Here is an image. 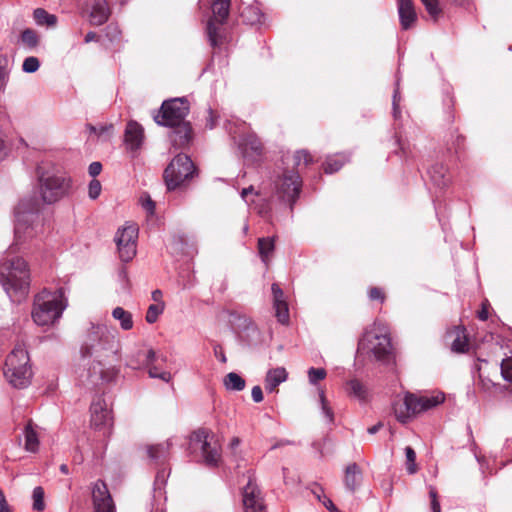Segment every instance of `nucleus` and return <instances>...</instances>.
Wrapping results in <instances>:
<instances>
[{"mask_svg": "<svg viewBox=\"0 0 512 512\" xmlns=\"http://www.w3.org/2000/svg\"><path fill=\"white\" fill-rule=\"evenodd\" d=\"M101 190H102L101 183L97 179H93L89 183L88 194L91 199H93V200L97 199L101 193Z\"/></svg>", "mask_w": 512, "mask_h": 512, "instance_id": "obj_49", "label": "nucleus"}, {"mask_svg": "<svg viewBox=\"0 0 512 512\" xmlns=\"http://www.w3.org/2000/svg\"><path fill=\"white\" fill-rule=\"evenodd\" d=\"M144 131L140 124L130 121L125 129V142L131 150L138 149L143 141Z\"/></svg>", "mask_w": 512, "mask_h": 512, "instance_id": "obj_21", "label": "nucleus"}, {"mask_svg": "<svg viewBox=\"0 0 512 512\" xmlns=\"http://www.w3.org/2000/svg\"><path fill=\"white\" fill-rule=\"evenodd\" d=\"M428 14L436 21L442 14L438 0H421Z\"/></svg>", "mask_w": 512, "mask_h": 512, "instance_id": "obj_39", "label": "nucleus"}, {"mask_svg": "<svg viewBox=\"0 0 512 512\" xmlns=\"http://www.w3.org/2000/svg\"><path fill=\"white\" fill-rule=\"evenodd\" d=\"M0 282L12 301L21 302L28 294L30 272L21 257L6 259L0 265Z\"/></svg>", "mask_w": 512, "mask_h": 512, "instance_id": "obj_3", "label": "nucleus"}, {"mask_svg": "<svg viewBox=\"0 0 512 512\" xmlns=\"http://www.w3.org/2000/svg\"><path fill=\"white\" fill-rule=\"evenodd\" d=\"M172 447L170 440L147 447V455L151 461L156 464L164 463L169 455Z\"/></svg>", "mask_w": 512, "mask_h": 512, "instance_id": "obj_23", "label": "nucleus"}, {"mask_svg": "<svg viewBox=\"0 0 512 512\" xmlns=\"http://www.w3.org/2000/svg\"><path fill=\"white\" fill-rule=\"evenodd\" d=\"M223 384L227 390L232 391H242L246 386L245 379L235 372L228 373L223 379Z\"/></svg>", "mask_w": 512, "mask_h": 512, "instance_id": "obj_32", "label": "nucleus"}, {"mask_svg": "<svg viewBox=\"0 0 512 512\" xmlns=\"http://www.w3.org/2000/svg\"><path fill=\"white\" fill-rule=\"evenodd\" d=\"M148 367H149L148 373L151 378H159L165 382H168L170 380L171 374L169 372H166V371L160 372L157 369V367L152 366V364H150Z\"/></svg>", "mask_w": 512, "mask_h": 512, "instance_id": "obj_48", "label": "nucleus"}, {"mask_svg": "<svg viewBox=\"0 0 512 512\" xmlns=\"http://www.w3.org/2000/svg\"><path fill=\"white\" fill-rule=\"evenodd\" d=\"M33 508L37 511H42L45 508L44 503V490L42 487H35L33 490Z\"/></svg>", "mask_w": 512, "mask_h": 512, "instance_id": "obj_43", "label": "nucleus"}, {"mask_svg": "<svg viewBox=\"0 0 512 512\" xmlns=\"http://www.w3.org/2000/svg\"><path fill=\"white\" fill-rule=\"evenodd\" d=\"M489 317L488 303L487 301L482 304L481 310L478 312V318L482 321H486Z\"/></svg>", "mask_w": 512, "mask_h": 512, "instance_id": "obj_58", "label": "nucleus"}, {"mask_svg": "<svg viewBox=\"0 0 512 512\" xmlns=\"http://www.w3.org/2000/svg\"><path fill=\"white\" fill-rule=\"evenodd\" d=\"M197 175V169L186 154L176 155L168 164L163 173V179L167 190L172 191L184 187Z\"/></svg>", "mask_w": 512, "mask_h": 512, "instance_id": "obj_8", "label": "nucleus"}, {"mask_svg": "<svg viewBox=\"0 0 512 512\" xmlns=\"http://www.w3.org/2000/svg\"><path fill=\"white\" fill-rule=\"evenodd\" d=\"M38 179L41 197L47 204L59 201L71 188V179L63 173L41 172L38 169Z\"/></svg>", "mask_w": 512, "mask_h": 512, "instance_id": "obj_9", "label": "nucleus"}, {"mask_svg": "<svg viewBox=\"0 0 512 512\" xmlns=\"http://www.w3.org/2000/svg\"><path fill=\"white\" fill-rule=\"evenodd\" d=\"M465 142V137L458 134L455 138V141L453 143L455 153H459L460 150H462Z\"/></svg>", "mask_w": 512, "mask_h": 512, "instance_id": "obj_57", "label": "nucleus"}, {"mask_svg": "<svg viewBox=\"0 0 512 512\" xmlns=\"http://www.w3.org/2000/svg\"><path fill=\"white\" fill-rule=\"evenodd\" d=\"M89 174L92 176V177H96L97 175H99L102 171V164L100 162H92L90 165H89Z\"/></svg>", "mask_w": 512, "mask_h": 512, "instance_id": "obj_55", "label": "nucleus"}, {"mask_svg": "<svg viewBox=\"0 0 512 512\" xmlns=\"http://www.w3.org/2000/svg\"><path fill=\"white\" fill-rule=\"evenodd\" d=\"M443 394L417 396L407 392L402 400L393 403V411L400 423H407L412 416L438 406L444 401Z\"/></svg>", "mask_w": 512, "mask_h": 512, "instance_id": "obj_5", "label": "nucleus"}, {"mask_svg": "<svg viewBox=\"0 0 512 512\" xmlns=\"http://www.w3.org/2000/svg\"><path fill=\"white\" fill-rule=\"evenodd\" d=\"M141 202H142L143 208L149 214H153L154 213V211H155V203H154V201L151 199V197L149 195H145V196L141 197Z\"/></svg>", "mask_w": 512, "mask_h": 512, "instance_id": "obj_53", "label": "nucleus"}, {"mask_svg": "<svg viewBox=\"0 0 512 512\" xmlns=\"http://www.w3.org/2000/svg\"><path fill=\"white\" fill-rule=\"evenodd\" d=\"M359 354L374 356L378 361L387 360L391 353V339L388 333L376 325L367 328L358 342Z\"/></svg>", "mask_w": 512, "mask_h": 512, "instance_id": "obj_7", "label": "nucleus"}, {"mask_svg": "<svg viewBox=\"0 0 512 512\" xmlns=\"http://www.w3.org/2000/svg\"><path fill=\"white\" fill-rule=\"evenodd\" d=\"M30 359L23 343H17L7 356L4 366V376L15 388H25L30 384L32 369Z\"/></svg>", "mask_w": 512, "mask_h": 512, "instance_id": "obj_4", "label": "nucleus"}, {"mask_svg": "<svg viewBox=\"0 0 512 512\" xmlns=\"http://www.w3.org/2000/svg\"><path fill=\"white\" fill-rule=\"evenodd\" d=\"M240 146L245 155H260L263 151V144L255 134H248L243 137Z\"/></svg>", "mask_w": 512, "mask_h": 512, "instance_id": "obj_27", "label": "nucleus"}, {"mask_svg": "<svg viewBox=\"0 0 512 512\" xmlns=\"http://www.w3.org/2000/svg\"><path fill=\"white\" fill-rule=\"evenodd\" d=\"M275 315L278 321L282 324H287L289 322V309L287 302L284 303H274Z\"/></svg>", "mask_w": 512, "mask_h": 512, "instance_id": "obj_40", "label": "nucleus"}, {"mask_svg": "<svg viewBox=\"0 0 512 512\" xmlns=\"http://www.w3.org/2000/svg\"><path fill=\"white\" fill-rule=\"evenodd\" d=\"M112 316L115 320L120 322V326L123 330H130L133 328V318L129 311L122 307H116L112 311Z\"/></svg>", "mask_w": 512, "mask_h": 512, "instance_id": "obj_33", "label": "nucleus"}, {"mask_svg": "<svg viewBox=\"0 0 512 512\" xmlns=\"http://www.w3.org/2000/svg\"><path fill=\"white\" fill-rule=\"evenodd\" d=\"M288 373L284 367L270 369L265 378V389L270 392H278V386L287 380Z\"/></svg>", "mask_w": 512, "mask_h": 512, "instance_id": "obj_22", "label": "nucleus"}, {"mask_svg": "<svg viewBox=\"0 0 512 512\" xmlns=\"http://www.w3.org/2000/svg\"><path fill=\"white\" fill-rule=\"evenodd\" d=\"M368 299L372 302L383 304L387 299V293L384 288L379 286H371L367 290Z\"/></svg>", "mask_w": 512, "mask_h": 512, "instance_id": "obj_37", "label": "nucleus"}, {"mask_svg": "<svg viewBox=\"0 0 512 512\" xmlns=\"http://www.w3.org/2000/svg\"><path fill=\"white\" fill-rule=\"evenodd\" d=\"M398 13L404 30L410 29L417 20L413 0H398Z\"/></svg>", "mask_w": 512, "mask_h": 512, "instance_id": "obj_20", "label": "nucleus"}, {"mask_svg": "<svg viewBox=\"0 0 512 512\" xmlns=\"http://www.w3.org/2000/svg\"><path fill=\"white\" fill-rule=\"evenodd\" d=\"M317 498L322 501L323 505L330 511V512H338L337 507L333 504V502L327 498L325 495L323 496V500L319 495H317Z\"/></svg>", "mask_w": 512, "mask_h": 512, "instance_id": "obj_56", "label": "nucleus"}, {"mask_svg": "<svg viewBox=\"0 0 512 512\" xmlns=\"http://www.w3.org/2000/svg\"><path fill=\"white\" fill-rule=\"evenodd\" d=\"M405 454H406V461H407V472L409 474H415L417 472V465L415 463L416 461V453L414 449L410 446H407L405 448Z\"/></svg>", "mask_w": 512, "mask_h": 512, "instance_id": "obj_42", "label": "nucleus"}, {"mask_svg": "<svg viewBox=\"0 0 512 512\" xmlns=\"http://www.w3.org/2000/svg\"><path fill=\"white\" fill-rule=\"evenodd\" d=\"M85 11L88 14L90 24L94 26L104 24L111 14L107 0H87Z\"/></svg>", "mask_w": 512, "mask_h": 512, "instance_id": "obj_16", "label": "nucleus"}, {"mask_svg": "<svg viewBox=\"0 0 512 512\" xmlns=\"http://www.w3.org/2000/svg\"><path fill=\"white\" fill-rule=\"evenodd\" d=\"M240 15L242 20L249 25L260 23L263 17L260 9L252 5L245 7Z\"/></svg>", "mask_w": 512, "mask_h": 512, "instance_id": "obj_34", "label": "nucleus"}, {"mask_svg": "<svg viewBox=\"0 0 512 512\" xmlns=\"http://www.w3.org/2000/svg\"><path fill=\"white\" fill-rule=\"evenodd\" d=\"M326 375H327V372L324 368L311 367L308 370V379H309V382L313 385H315L318 381L325 379Z\"/></svg>", "mask_w": 512, "mask_h": 512, "instance_id": "obj_44", "label": "nucleus"}, {"mask_svg": "<svg viewBox=\"0 0 512 512\" xmlns=\"http://www.w3.org/2000/svg\"><path fill=\"white\" fill-rule=\"evenodd\" d=\"M213 437L212 432L206 428H199L189 437L190 452L200 449L204 463L210 467L217 466L221 460V447L217 441H212Z\"/></svg>", "mask_w": 512, "mask_h": 512, "instance_id": "obj_10", "label": "nucleus"}, {"mask_svg": "<svg viewBox=\"0 0 512 512\" xmlns=\"http://www.w3.org/2000/svg\"><path fill=\"white\" fill-rule=\"evenodd\" d=\"M258 252L264 263H268L275 249L274 237H262L258 239Z\"/></svg>", "mask_w": 512, "mask_h": 512, "instance_id": "obj_29", "label": "nucleus"}, {"mask_svg": "<svg viewBox=\"0 0 512 512\" xmlns=\"http://www.w3.org/2000/svg\"><path fill=\"white\" fill-rule=\"evenodd\" d=\"M272 294H273V302L274 303H284L286 302L284 299V293L278 284H272Z\"/></svg>", "mask_w": 512, "mask_h": 512, "instance_id": "obj_50", "label": "nucleus"}, {"mask_svg": "<svg viewBox=\"0 0 512 512\" xmlns=\"http://www.w3.org/2000/svg\"><path fill=\"white\" fill-rule=\"evenodd\" d=\"M90 412L91 426L96 430L102 431L103 436H107L110 433L113 419L105 400L101 397L95 398L90 406Z\"/></svg>", "mask_w": 512, "mask_h": 512, "instance_id": "obj_14", "label": "nucleus"}, {"mask_svg": "<svg viewBox=\"0 0 512 512\" xmlns=\"http://www.w3.org/2000/svg\"><path fill=\"white\" fill-rule=\"evenodd\" d=\"M396 143L398 145V150L395 151L397 155H400L401 157L408 159L412 157V150L410 147V144L408 142L401 141L400 138H396Z\"/></svg>", "mask_w": 512, "mask_h": 512, "instance_id": "obj_46", "label": "nucleus"}, {"mask_svg": "<svg viewBox=\"0 0 512 512\" xmlns=\"http://www.w3.org/2000/svg\"><path fill=\"white\" fill-rule=\"evenodd\" d=\"M189 110V103L185 98L165 100L158 113L154 115V121L160 126H175L187 121Z\"/></svg>", "mask_w": 512, "mask_h": 512, "instance_id": "obj_11", "label": "nucleus"}, {"mask_svg": "<svg viewBox=\"0 0 512 512\" xmlns=\"http://www.w3.org/2000/svg\"><path fill=\"white\" fill-rule=\"evenodd\" d=\"M247 484L242 488V502L245 512H267L263 493L256 482L255 472L247 471Z\"/></svg>", "mask_w": 512, "mask_h": 512, "instance_id": "obj_12", "label": "nucleus"}, {"mask_svg": "<svg viewBox=\"0 0 512 512\" xmlns=\"http://www.w3.org/2000/svg\"><path fill=\"white\" fill-rule=\"evenodd\" d=\"M252 193H254V188H253V186H250V187H248V188H244V189L242 190V192H241V196H242V198H244V199L247 201V197H248V195H249V194H252Z\"/></svg>", "mask_w": 512, "mask_h": 512, "instance_id": "obj_62", "label": "nucleus"}, {"mask_svg": "<svg viewBox=\"0 0 512 512\" xmlns=\"http://www.w3.org/2000/svg\"><path fill=\"white\" fill-rule=\"evenodd\" d=\"M92 502L95 512H115V505L107 484L98 480L92 488Z\"/></svg>", "mask_w": 512, "mask_h": 512, "instance_id": "obj_15", "label": "nucleus"}, {"mask_svg": "<svg viewBox=\"0 0 512 512\" xmlns=\"http://www.w3.org/2000/svg\"><path fill=\"white\" fill-rule=\"evenodd\" d=\"M431 509L433 512H441L439 501H431Z\"/></svg>", "mask_w": 512, "mask_h": 512, "instance_id": "obj_64", "label": "nucleus"}, {"mask_svg": "<svg viewBox=\"0 0 512 512\" xmlns=\"http://www.w3.org/2000/svg\"><path fill=\"white\" fill-rule=\"evenodd\" d=\"M252 399L256 403H260L263 401V391L260 386H254L251 391Z\"/></svg>", "mask_w": 512, "mask_h": 512, "instance_id": "obj_54", "label": "nucleus"}, {"mask_svg": "<svg viewBox=\"0 0 512 512\" xmlns=\"http://www.w3.org/2000/svg\"><path fill=\"white\" fill-rule=\"evenodd\" d=\"M451 335L454 336V339L451 344L452 351L456 353L466 352L469 348V342L465 334V328L455 327L451 331Z\"/></svg>", "mask_w": 512, "mask_h": 512, "instance_id": "obj_28", "label": "nucleus"}, {"mask_svg": "<svg viewBox=\"0 0 512 512\" xmlns=\"http://www.w3.org/2000/svg\"><path fill=\"white\" fill-rule=\"evenodd\" d=\"M241 443V440L239 437H233L229 443V448L232 452H235V450L239 447Z\"/></svg>", "mask_w": 512, "mask_h": 512, "instance_id": "obj_60", "label": "nucleus"}, {"mask_svg": "<svg viewBox=\"0 0 512 512\" xmlns=\"http://www.w3.org/2000/svg\"><path fill=\"white\" fill-rule=\"evenodd\" d=\"M162 296V291L159 289L154 290L151 295L152 299L156 302L155 304L164 303L162 300Z\"/></svg>", "mask_w": 512, "mask_h": 512, "instance_id": "obj_59", "label": "nucleus"}, {"mask_svg": "<svg viewBox=\"0 0 512 512\" xmlns=\"http://www.w3.org/2000/svg\"><path fill=\"white\" fill-rule=\"evenodd\" d=\"M313 156L309 151L302 149L284 158L286 165L283 173L275 180L276 195L289 204L293 210L302 188L300 171L313 163Z\"/></svg>", "mask_w": 512, "mask_h": 512, "instance_id": "obj_2", "label": "nucleus"}, {"mask_svg": "<svg viewBox=\"0 0 512 512\" xmlns=\"http://www.w3.org/2000/svg\"><path fill=\"white\" fill-rule=\"evenodd\" d=\"M84 40H85L86 43H89L91 41H98L99 40V36H98L97 33L91 31V32H88L86 34Z\"/></svg>", "mask_w": 512, "mask_h": 512, "instance_id": "obj_61", "label": "nucleus"}, {"mask_svg": "<svg viewBox=\"0 0 512 512\" xmlns=\"http://www.w3.org/2000/svg\"><path fill=\"white\" fill-rule=\"evenodd\" d=\"M39 66H40V62H39L38 58L30 56L24 60L22 69L24 72L33 73L39 69Z\"/></svg>", "mask_w": 512, "mask_h": 512, "instance_id": "obj_47", "label": "nucleus"}, {"mask_svg": "<svg viewBox=\"0 0 512 512\" xmlns=\"http://www.w3.org/2000/svg\"><path fill=\"white\" fill-rule=\"evenodd\" d=\"M138 238V227L136 224H129L119 229L116 235V244L119 256L122 261L129 262L136 255V240Z\"/></svg>", "mask_w": 512, "mask_h": 512, "instance_id": "obj_13", "label": "nucleus"}, {"mask_svg": "<svg viewBox=\"0 0 512 512\" xmlns=\"http://www.w3.org/2000/svg\"><path fill=\"white\" fill-rule=\"evenodd\" d=\"M206 34L210 46L213 49L222 48L229 42V37L223 24L214 23V21H208L206 26Z\"/></svg>", "mask_w": 512, "mask_h": 512, "instance_id": "obj_19", "label": "nucleus"}, {"mask_svg": "<svg viewBox=\"0 0 512 512\" xmlns=\"http://www.w3.org/2000/svg\"><path fill=\"white\" fill-rule=\"evenodd\" d=\"M206 112L208 116L206 119L205 127L208 129H213L217 124L218 115L211 108L207 109Z\"/></svg>", "mask_w": 512, "mask_h": 512, "instance_id": "obj_52", "label": "nucleus"}, {"mask_svg": "<svg viewBox=\"0 0 512 512\" xmlns=\"http://www.w3.org/2000/svg\"><path fill=\"white\" fill-rule=\"evenodd\" d=\"M63 291L58 290V295H52L49 291H42L34 300L32 318L37 325L46 326L53 324L61 317L65 305L62 301Z\"/></svg>", "mask_w": 512, "mask_h": 512, "instance_id": "obj_6", "label": "nucleus"}, {"mask_svg": "<svg viewBox=\"0 0 512 512\" xmlns=\"http://www.w3.org/2000/svg\"><path fill=\"white\" fill-rule=\"evenodd\" d=\"M230 5L231 0H213L211 5L212 16L208 21L224 24L229 16Z\"/></svg>", "mask_w": 512, "mask_h": 512, "instance_id": "obj_26", "label": "nucleus"}, {"mask_svg": "<svg viewBox=\"0 0 512 512\" xmlns=\"http://www.w3.org/2000/svg\"><path fill=\"white\" fill-rule=\"evenodd\" d=\"M430 180L439 188H444L450 183L447 167L442 163H435L428 170Z\"/></svg>", "mask_w": 512, "mask_h": 512, "instance_id": "obj_25", "label": "nucleus"}, {"mask_svg": "<svg viewBox=\"0 0 512 512\" xmlns=\"http://www.w3.org/2000/svg\"><path fill=\"white\" fill-rule=\"evenodd\" d=\"M362 482V470L357 463L349 464L345 469L344 484L350 492H355Z\"/></svg>", "mask_w": 512, "mask_h": 512, "instance_id": "obj_24", "label": "nucleus"}, {"mask_svg": "<svg viewBox=\"0 0 512 512\" xmlns=\"http://www.w3.org/2000/svg\"><path fill=\"white\" fill-rule=\"evenodd\" d=\"M320 400H321L323 412L329 418L330 421H333L334 414H333L332 409L328 406V402L326 400L324 391H321V393H320Z\"/></svg>", "mask_w": 512, "mask_h": 512, "instance_id": "obj_51", "label": "nucleus"}, {"mask_svg": "<svg viewBox=\"0 0 512 512\" xmlns=\"http://www.w3.org/2000/svg\"><path fill=\"white\" fill-rule=\"evenodd\" d=\"M170 128L171 132L169 137L174 147L183 149L192 143L194 133L192 125L189 121L179 123L175 126H170Z\"/></svg>", "mask_w": 512, "mask_h": 512, "instance_id": "obj_17", "label": "nucleus"}, {"mask_svg": "<svg viewBox=\"0 0 512 512\" xmlns=\"http://www.w3.org/2000/svg\"><path fill=\"white\" fill-rule=\"evenodd\" d=\"M501 374L506 381L512 382V355L502 360Z\"/></svg>", "mask_w": 512, "mask_h": 512, "instance_id": "obj_45", "label": "nucleus"}, {"mask_svg": "<svg viewBox=\"0 0 512 512\" xmlns=\"http://www.w3.org/2000/svg\"><path fill=\"white\" fill-rule=\"evenodd\" d=\"M33 17L35 22L41 26L46 25L47 27H52L57 22V17L53 14H49L43 8L35 9L33 12Z\"/></svg>", "mask_w": 512, "mask_h": 512, "instance_id": "obj_35", "label": "nucleus"}, {"mask_svg": "<svg viewBox=\"0 0 512 512\" xmlns=\"http://www.w3.org/2000/svg\"><path fill=\"white\" fill-rule=\"evenodd\" d=\"M345 162L344 156L329 157L323 165V170L326 174L335 173L343 167Z\"/></svg>", "mask_w": 512, "mask_h": 512, "instance_id": "obj_36", "label": "nucleus"}, {"mask_svg": "<svg viewBox=\"0 0 512 512\" xmlns=\"http://www.w3.org/2000/svg\"><path fill=\"white\" fill-rule=\"evenodd\" d=\"M25 449L29 452H36L39 448V440L36 431L33 429L32 421L29 420L24 429Z\"/></svg>", "mask_w": 512, "mask_h": 512, "instance_id": "obj_31", "label": "nucleus"}, {"mask_svg": "<svg viewBox=\"0 0 512 512\" xmlns=\"http://www.w3.org/2000/svg\"><path fill=\"white\" fill-rule=\"evenodd\" d=\"M156 358L155 351L146 344H139L129 354L126 365L132 369L149 366Z\"/></svg>", "mask_w": 512, "mask_h": 512, "instance_id": "obj_18", "label": "nucleus"}, {"mask_svg": "<svg viewBox=\"0 0 512 512\" xmlns=\"http://www.w3.org/2000/svg\"><path fill=\"white\" fill-rule=\"evenodd\" d=\"M382 426H383V424L381 422H378L377 424L368 428V433L375 434L376 432H378L381 429Z\"/></svg>", "mask_w": 512, "mask_h": 512, "instance_id": "obj_63", "label": "nucleus"}, {"mask_svg": "<svg viewBox=\"0 0 512 512\" xmlns=\"http://www.w3.org/2000/svg\"><path fill=\"white\" fill-rule=\"evenodd\" d=\"M164 308H165L164 303L151 304L147 309L145 320L149 324L155 323L158 320L159 316L163 313Z\"/></svg>", "mask_w": 512, "mask_h": 512, "instance_id": "obj_38", "label": "nucleus"}, {"mask_svg": "<svg viewBox=\"0 0 512 512\" xmlns=\"http://www.w3.org/2000/svg\"><path fill=\"white\" fill-rule=\"evenodd\" d=\"M21 40L29 48H35L39 42L37 33L32 29H25L21 34Z\"/></svg>", "mask_w": 512, "mask_h": 512, "instance_id": "obj_41", "label": "nucleus"}, {"mask_svg": "<svg viewBox=\"0 0 512 512\" xmlns=\"http://www.w3.org/2000/svg\"><path fill=\"white\" fill-rule=\"evenodd\" d=\"M346 390L350 396H354L359 400H365L368 396L366 386L356 378L351 379L346 383Z\"/></svg>", "mask_w": 512, "mask_h": 512, "instance_id": "obj_30", "label": "nucleus"}, {"mask_svg": "<svg viewBox=\"0 0 512 512\" xmlns=\"http://www.w3.org/2000/svg\"><path fill=\"white\" fill-rule=\"evenodd\" d=\"M121 351V343L116 330L104 325H92L87 331L86 338L81 346L82 357L94 359L89 368L91 382L96 384L98 380L111 382L116 379L119 370L115 367H104V362L118 360Z\"/></svg>", "mask_w": 512, "mask_h": 512, "instance_id": "obj_1", "label": "nucleus"}]
</instances>
